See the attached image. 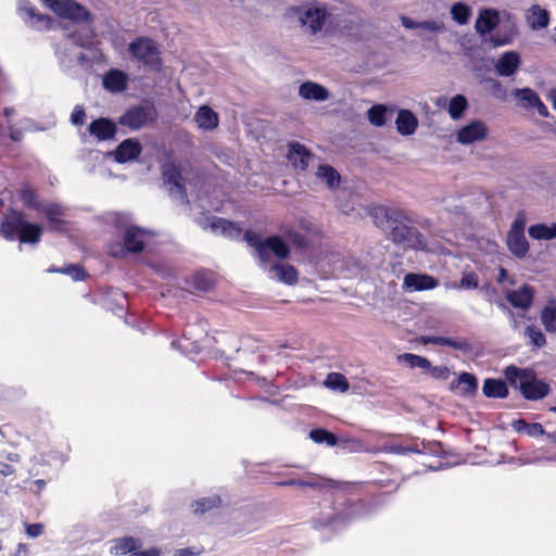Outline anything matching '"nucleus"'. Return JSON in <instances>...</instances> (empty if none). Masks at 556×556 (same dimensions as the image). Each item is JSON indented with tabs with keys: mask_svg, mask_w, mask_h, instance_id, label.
Returning <instances> with one entry per match:
<instances>
[{
	"mask_svg": "<svg viewBox=\"0 0 556 556\" xmlns=\"http://www.w3.org/2000/svg\"><path fill=\"white\" fill-rule=\"evenodd\" d=\"M288 240L296 248L303 249L306 247V239L299 232L291 231L288 233Z\"/></svg>",
	"mask_w": 556,
	"mask_h": 556,
	"instance_id": "54",
	"label": "nucleus"
},
{
	"mask_svg": "<svg viewBox=\"0 0 556 556\" xmlns=\"http://www.w3.org/2000/svg\"><path fill=\"white\" fill-rule=\"evenodd\" d=\"M513 96L518 104L526 110L534 109V105L538 104V100L540 99L538 93L531 88L515 89Z\"/></svg>",
	"mask_w": 556,
	"mask_h": 556,
	"instance_id": "33",
	"label": "nucleus"
},
{
	"mask_svg": "<svg viewBox=\"0 0 556 556\" xmlns=\"http://www.w3.org/2000/svg\"><path fill=\"white\" fill-rule=\"evenodd\" d=\"M280 485L286 486H308L312 489L321 488L324 485L323 482L319 480H296V479H290L283 482L279 483Z\"/></svg>",
	"mask_w": 556,
	"mask_h": 556,
	"instance_id": "51",
	"label": "nucleus"
},
{
	"mask_svg": "<svg viewBox=\"0 0 556 556\" xmlns=\"http://www.w3.org/2000/svg\"><path fill=\"white\" fill-rule=\"evenodd\" d=\"M458 387H462L465 393L472 394L478 388V382L471 374L463 372L458 377Z\"/></svg>",
	"mask_w": 556,
	"mask_h": 556,
	"instance_id": "45",
	"label": "nucleus"
},
{
	"mask_svg": "<svg viewBox=\"0 0 556 556\" xmlns=\"http://www.w3.org/2000/svg\"><path fill=\"white\" fill-rule=\"evenodd\" d=\"M316 178L324 181L329 189L338 188L341 181L340 174L328 164L318 166Z\"/></svg>",
	"mask_w": 556,
	"mask_h": 556,
	"instance_id": "31",
	"label": "nucleus"
},
{
	"mask_svg": "<svg viewBox=\"0 0 556 556\" xmlns=\"http://www.w3.org/2000/svg\"><path fill=\"white\" fill-rule=\"evenodd\" d=\"M58 15L71 21H87L89 12L73 0H43Z\"/></svg>",
	"mask_w": 556,
	"mask_h": 556,
	"instance_id": "12",
	"label": "nucleus"
},
{
	"mask_svg": "<svg viewBox=\"0 0 556 556\" xmlns=\"http://www.w3.org/2000/svg\"><path fill=\"white\" fill-rule=\"evenodd\" d=\"M498 25V12L492 9H486L481 11L479 14L475 28L480 35L485 36L486 34H491Z\"/></svg>",
	"mask_w": 556,
	"mask_h": 556,
	"instance_id": "21",
	"label": "nucleus"
},
{
	"mask_svg": "<svg viewBox=\"0 0 556 556\" xmlns=\"http://www.w3.org/2000/svg\"><path fill=\"white\" fill-rule=\"evenodd\" d=\"M486 135L488 128L484 123L473 121L457 131V141L462 144H470L475 141L483 140Z\"/></svg>",
	"mask_w": 556,
	"mask_h": 556,
	"instance_id": "16",
	"label": "nucleus"
},
{
	"mask_svg": "<svg viewBox=\"0 0 556 556\" xmlns=\"http://www.w3.org/2000/svg\"><path fill=\"white\" fill-rule=\"evenodd\" d=\"M513 427L516 431L525 432L530 437H539L545 433L544 428L541 424H528L522 419L514 421Z\"/></svg>",
	"mask_w": 556,
	"mask_h": 556,
	"instance_id": "39",
	"label": "nucleus"
},
{
	"mask_svg": "<svg viewBox=\"0 0 556 556\" xmlns=\"http://www.w3.org/2000/svg\"><path fill=\"white\" fill-rule=\"evenodd\" d=\"M402 25L407 29L418 28L419 22H415L407 16L401 17Z\"/></svg>",
	"mask_w": 556,
	"mask_h": 556,
	"instance_id": "61",
	"label": "nucleus"
},
{
	"mask_svg": "<svg viewBox=\"0 0 556 556\" xmlns=\"http://www.w3.org/2000/svg\"><path fill=\"white\" fill-rule=\"evenodd\" d=\"M394 110L383 104H376L367 112L368 121L376 127H381L387 124L388 115L391 116Z\"/></svg>",
	"mask_w": 556,
	"mask_h": 556,
	"instance_id": "32",
	"label": "nucleus"
},
{
	"mask_svg": "<svg viewBox=\"0 0 556 556\" xmlns=\"http://www.w3.org/2000/svg\"><path fill=\"white\" fill-rule=\"evenodd\" d=\"M290 15L295 18L305 34H320L330 21L331 13L326 4L311 1L290 9Z\"/></svg>",
	"mask_w": 556,
	"mask_h": 556,
	"instance_id": "2",
	"label": "nucleus"
},
{
	"mask_svg": "<svg viewBox=\"0 0 556 556\" xmlns=\"http://www.w3.org/2000/svg\"><path fill=\"white\" fill-rule=\"evenodd\" d=\"M141 556H161V551L157 547H151L147 551L140 552Z\"/></svg>",
	"mask_w": 556,
	"mask_h": 556,
	"instance_id": "64",
	"label": "nucleus"
},
{
	"mask_svg": "<svg viewBox=\"0 0 556 556\" xmlns=\"http://www.w3.org/2000/svg\"><path fill=\"white\" fill-rule=\"evenodd\" d=\"M220 504V497L217 495H212L192 502L191 509L195 515H203L206 511H210L211 509L218 507Z\"/></svg>",
	"mask_w": 556,
	"mask_h": 556,
	"instance_id": "35",
	"label": "nucleus"
},
{
	"mask_svg": "<svg viewBox=\"0 0 556 556\" xmlns=\"http://www.w3.org/2000/svg\"><path fill=\"white\" fill-rule=\"evenodd\" d=\"M162 175L170 197L180 203H188L184 178L177 165L174 163H166L163 166Z\"/></svg>",
	"mask_w": 556,
	"mask_h": 556,
	"instance_id": "9",
	"label": "nucleus"
},
{
	"mask_svg": "<svg viewBox=\"0 0 556 556\" xmlns=\"http://www.w3.org/2000/svg\"><path fill=\"white\" fill-rule=\"evenodd\" d=\"M49 271L70 275L75 281L84 280L86 277L85 270L77 265H68L61 268H49Z\"/></svg>",
	"mask_w": 556,
	"mask_h": 556,
	"instance_id": "46",
	"label": "nucleus"
},
{
	"mask_svg": "<svg viewBox=\"0 0 556 556\" xmlns=\"http://www.w3.org/2000/svg\"><path fill=\"white\" fill-rule=\"evenodd\" d=\"M271 279L287 285H294L298 281L296 269L287 264H270L264 268Z\"/></svg>",
	"mask_w": 556,
	"mask_h": 556,
	"instance_id": "19",
	"label": "nucleus"
},
{
	"mask_svg": "<svg viewBox=\"0 0 556 556\" xmlns=\"http://www.w3.org/2000/svg\"><path fill=\"white\" fill-rule=\"evenodd\" d=\"M9 136L12 141L18 142L23 139V130L15 127V125L8 123Z\"/></svg>",
	"mask_w": 556,
	"mask_h": 556,
	"instance_id": "59",
	"label": "nucleus"
},
{
	"mask_svg": "<svg viewBox=\"0 0 556 556\" xmlns=\"http://www.w3.org/2000/svg\"><path fill=\"white\" fill-rule=\"evenodd\" d=\"M505 378L513 388L518 389L522 396L529 401L542 400L551 392L549 384L538 379L532 370L508 366L505 369Z\"/></svg>",
	"mask_w": 556,
	"mask_h": 556,
	"instance_id": "3",
	"label": "nucleus"
},
{
	"mask_svg": "<svg viewBox=\"0 0 556 556\" xmlns=\"http://www.w3.org/2000/svg\"><path fill=\"white\" fill-rule=\"evenodd\" d=\"M45 213L50 222V228L56 231L61 230L63 227V220L59 217L63 214L62 207L58 204H49L45 208Z\"/></svg>",
	"mask_w": 556,
	"mask_h": 556,
	"instance_id": "40",
	"label": "nucleus"
},
{
	"mask_svg": "<svg viewBox=\"0 0 556 556\" xmlns=\"http://www.w3.org/2000/svg\"><path fill=\"white\" fill-rule=\"evenodd\" d=\"M437 286L438 280L426 274L409 273L405 275L403 280V289L408 292L431 290Z\"/></svg>",
	"mask_w": 556,
	"mask_h": 556,
	"instance_id": "15",
	"label": "nucleus"
},
{
	"mask_svg": "<svg viewBox=\"0 0 556 556\" xmlns=\"http://www.w3.org/2000/svg\"><path fill=\"white\" fill-rule=\"evenodd\" d=\"M288 157L295 168L306 170L314 155L301 143L292 142L289 144Z\"/></svg>",
	"mask_w": 556,
	"mask_h": 556,
	"instance_id": "22",
	"label": "nucleus"
},
{
	"mask_svg": "<svg viewBox=\"0 0 556 556\" xmlns=\"http://www.w3.org/2000/svg\"><path fill=\"white\" fill-rule=\"evenodd\" d=\"M197 554L192 548L186 547L176 549L174 556H197Z\"/></svg>",
	"mask_w": 556,
	"mask_h": 556,
	"instance_id": "62",
	"label": "nucleus"
},
{
	"mask_svg": "<svg viewBox=\"0 0 556 556\" xmlns=\"http://www.w3.org/2000/svg\"><path fill=\"white\" fill-rule=\"evenodd\" d=\"M42 523H31L26 527V533L29 538H38L43 533Z\"/></svg>",
	"mask_w": 556,
	"mask_h": 556,
	"instance_id": "58",
	"label": "nucleus"
},
{
	"mask_svg": "<svg viewBox=\"0 0 556 556\" xmlns=\"http://www.w3.org/2000/svg\"><path fill=\"white\" fill-rule=\"evenodd\" d=\"M309 439L317 444H327L328 446H334L338 442L337 437L325 429H314L308 434Z\"/></svg>",
	"mask_w": 556,
	"mask_h": 556,
	"instance_id": "42",
	"label": "nucleus"
},
{
	"mask_svg": "<svg viewBox=\"0 0 556 556\" xmlns=\"http://www.w3.org/2000/svg\"><path fill=\"white\" fill-rule=\"evenodd\" d=\"M87 131L98 141H105L114 138L117 132V127L111 119L100 117L89 124Z\"/></svg>",
	"mask_w": 556,
	"mask_h": 556,
	"instance_id": "17",
	"label": "nucleus"
},
{
	"mask_svg": "<svg viewBox=\"0 0 556 556\" xmlns=\"http://www.w3.org/2000/svg\"><path fill=\"white\" fill-rule=\"evenodd\" d=\"M482 81L489 84V91L493 98L502 101L506 99L507 90L500 80L486 77Z\"/></svg>",
	"mask_w": 556,
	"mask_h": 556,
	"instance_id": "44",
	"label": "nucleus"
},
{
	"mask_svg": "<svg viewBox=\"0 0 556 556\" xmlns=\"http://www.w3.org/2000/svg\"><path fill=\"white\" fill-rule=\"evenodd\" d=\"M142 151V147L137 139H126L118 144L112 153L114 160L118 163H126L136 160Z\"/></svg>",
	"mask_w": 556,
	"mask_h": 556,
	"instance_id": "18",
	"label": "nucleus"
},
{
	"mask_svg": "<svg viewBox=\"0 0 556 556\" xmlns=\"http://www.w3.org/2000/svg\"><path fill=\"white\" fill-rule=\"evenodd\" d=\"M541 321L548 332H556V303L549 302L541 313Z\"/></svg>",
	"mask_w": 556,
	"mask_h": 556,
	"instance_id": "37",
	"label": "nucleus"
},
{
	"mask_svg": "<svg viewBox=\"0 0 556 556\" xmlns=\"http://www.w3.org/2000/svg\"><path fill=\"white\" fill-rule=\"evenodd\" d=\"M374 224L382 229L397 244L405 248L421 250L426 247L422 235L409 226V219L405 214L393 207L375 206L368 212Z\"/></svg>",
	"mask_w": 556,
	"mask_h": 556,
	"instance_id": "1",
	"label": "nucleus"
},
{
	"mask_svg": "<svg viewBox=\"0 0 556 556\" xmlns=\"http://www.w3.org/2000/svg\"><path fill=\"white\" fill-rule=\"evenodd\" d=\"M194 122L203 130H213L218 126V114L207 105L200 106L194 114Z\"/></svg>",
	"mask_w": 556,
	"mask_h": 556,
	"instance_id": "24",
	"label": "nucleus"
},
{
	"mask_svg": "<svg viewBox=\"0 0 556 556\" xmlns=\"http://www.w3.org/2000/svg\"><path fill=\"white\" fill-rule=\"evenodd\" d=\"M525 333H526V337L529 338L531 344H533L534 346L542 348L545 345V343H546L545 336L539 328H536L534 326H528L526 328Z\"/></svg>",
	"mask_w": 556,
	"mask_h": 556,
	"instance_id": "48",
	"label": "nucleus"
},
{
	"mask_svg": "<svg viewBox=\"0 0 556 556\" xmlns=\"http://www.w3.org/2000/svg\"><path fill=\"white\" fill-rule=\"evenodd\" d=\"M517 30L514 24L501 25L497 31L490 37V42L493 47H502L513 42Z\"/></svg>",
	"mask_w": 556,
	"mask_h": 556,
	"instance_id": "30",
	"label": "nucleus"
},
{
	"mask_svg": "<svg viewBox=\"0 0 556 556\" xmlns=\"http://www.w3.org/2000/svg\"><path fill=\"white\" fill-rule=\"evenodd\" d=\"M299 96L305 100L323 102L329 99L330 93L317 83L305 81L299 87Z\"/></svg>",
	"mask_w": 556,
	"mask_h": 556,
	"instance_id": "23",
	"label": "nucleus"
},
{
	"mask_svg": "<svg viewBox=\"0 0 556 556\" xmlns=\"http://www.w3.org/2000/svg\"><path fill=\"white\" fill-rule=\"evenodd\" d=\"M325 384L334 391H340L342 393L346 392L349 390V381L346 378L339 372H330L328 374Z\"/></svg>",
	"mask_w": 556,
	"mask_h": 556,
	"instance_id": "41",
	"label": "nucleus"
},
{
	"mask_svg": "<svg viewBox=\"0 0 556 556\" xmlns=\"http://www.w3.org/2000/svg\"><path fill=\"white\" fill-rule=\"evenodd\" d=\"M526 217L518 213L507 233L506 243L508 250L518 258H523L529 252V242L525 236Z\"/></svg>",
	"mask_w": 556,
	"mask_h": 556,
	"instance_id": "7",
	"label": "nucleus"
},
{
	"mask_svg": "<svg viewBox=\"0 0 556 556\" xmlns=\"http://www.w3.org/2000/svg\"><path fill=\"white\" fill-rule=\"evenodd\" d=\"M157 113L152 104L144 103L128 109L119 118V124L137 130L156 119Z\"/></svg>",
	"mask_w": 556,
	"mask_h": 556,
	"instance_id": "8",
	"label": "nucleus"
},
{
	"mask_svg": "<svg viewBox=\"0 0 556 556\" xmlns=\"http://www.w3.org/2000/svg\"><path fill=\"white\" fill-rule=\"evenodd\" d=\"M192 286L200 291H207L212 286L210 276L203 273H198L192 278Z\"/></svg>",
	"mask_w": 556,
	"mask_h": 556,
	"instance_id": "50",
	"label": "nucleus"
},
{
	"mask_svg": "<svg viewBox=\"0 0 556 556\" xmlns=\"http://www.w3.org/2000/svg\"><path fill=\"white\" fill-rule=\"evenodd\" d=\"M142 546V542L139 539L131 536H125L116 540L114 549L117 555L131 554Z\"/></svg>",
	"mask_w": 556,
	"mask_h": 556,
	"instance_id": "36",
	"label": "nucleus"
},
{
	"mask_svg": "<svg viewBox=\"0 0 556 556\" xmlns=\"http://www.w3.org/2000/svg\"><path fill=\"white\" fill-rule=\"evenodd\" d=\"M533 296V288L529 285H523L518 290L509 291L506 299L514 307L528 309L532 305Z\"/></svg>",
	"mask_w": 556,
	"mask_h": 556,
	"instance_id": "20",
	"label": "nucleus"
},
{
	"mask_svg": "<svg viewBox=\"0 0 556 556\" xmlns=\"http://www.w3.org/2000/svg\"><path fill=\"white\" fill-rule=\"evenodd\" d=\"M146 231L137 226H131L125 229L124 232V247L121 244H113L110 247V254L114 257L124 255V249L128 252L138 253L144 248L143 236Z\"/></svg>",
	"mask_w": 556,
	"mask_h": 556,
	"instance_id": "10",
	"label": "nucleus"
},
{
	"mask_svg": "<svg viewBox=\"0 0 556 556\" xmlns=\"http://www.w3.org/2000/svg\"><path fill=\"white\" fill-rule=\"evenodd\" d=\"M244 240L253 247L263 268L270 265V253L279 260H286L290 254V248L279 236H269L262 238L257 232L248 230L244 233Z\"/></svg>",
	"mask_w": 556,
	"mask_h": 556,
	"instance_id": "4",
	"label": "nucleus"
},
{
	"mask_svg": "<svg viewBox=\"0 0 556 556\" xmlns=\"http://www.w3.org/2000/svg\"><path fill=\"white\" fill-rule=\"evenodd\" d=\"M493 64L498 76L510 77L517 73L521 59L518 52L506 51L493 60Z\"/></svg>",
	"mask_w": 556,
	"mask_h": 556,
	"instance_id": "14",
	"label": "nucleus"
},
{
	"mask_svg": "<svg viewBox=\"0 0 556 556\" xmlns=\"http://www.w3.org/2000/svg\"><path fill=\"white\" fill-rule=\"evenodd\" d=\"M18 233L22 243H37L40 241L42 228L24 219L22 213L12 211L1 224L0 235L8 240H14Z\"/></svg>",
	"mask_w": 556,
	"mask_h": 556,
	"instance_id": "5",
	"label": "nucleus"
},
{
	"mask_svg": "<svg viewBox=\"0 0 556 556\" xmlns=\"http://www.w3.org/2000/svg\"><path fill=\"white\" fill-rule=\"evenodd\" d=\"M395 124L396 129L401 135L408 136L415 132L418 126V121L410 111L400 110Z\"/></svg>",
	"mask_w": 556,
	"mask_h": 556,
	"instance_id": "28",
	"label": "nucleus"
},
{
	"mask_svg": "<svg viewBox=\"0 0 556 556\" xmlns=\"http://www.w3.org/2000/svg\"><path fill=\"white\" fill-rule=\"evenodd\" d=\"M482 392L486 397L505 399L508 396L506 382L501 379H485L483 382Z\"/></svg>",
	"mask_w": 556,
	"mask_h": 556,
	"instance_id": "29",
	"label": "nucleus"
},
{
	"mask_svg": "<svg viewBox=\"0 0 556 556\" xmlns=\"http://www.w3.org/2000/svg\"><path fill=\"white\" fill-rule=\"evenodd\" d=\"M128 76L119 70H110L103 77V86L111 92H122L127 88Z\"/></svg>",
	"mask_w": 556,
	"mask_h": 556,
	"instance_id": "25",
	"label": "nucleus"
},
{
	"mask_svg": "<svg viewBox=\"0 0 556 556\" xmlns=\"http://www.w3.org/2000/svg\"><path fill=\"white\" fill-rule=\"evenodd\" d=\"M58 15L71 21H87L89 12L73 0H43Z\"/></svg>",
	"mask_w": 556,
	"mask_h": 556,
	"instance_id": "11",
	"label": "nucleus"
},
{
	"mask_svg": "<svg viewBox=\"0 0 556 556\" xmlns=\"http://www.w3.org/2000/svg\"><path fill=\"white\" fill-rule=\"evenodd\" d=\"M451 14L453 20L459 24H466L470 17L468 7L463 3H455L451 9Z\"/></svg>",
	"mask_w": 556,
	"mask_h": 556,
	"instance_id": "47",
	"label": "nucleus"
},
{
	"mask_svg": "<svg viewBox=\"0 0 556 556\" xmlns=\"http://www.w3.org/2000/svg\"><path fill=\"white\" fill-rule=\"evenodd\" d=\"M431 372V376L437 379H447L450 375V370L446 366H435L429 369Z\"/></svg>",
	"mask_w": 556,
	"mask_h": 556,
	"instance_id": "55",
	"label": "nucleus"
},
{
	"mask_svg": "<svg viewBox=\"0 0 556 556\" xmlns=\"http://www.w3.org/2000/svg\"><path fill=\"white\" fill-rule=\"evenodd\" d=\"M129 53L139 62L153 71H160L162 66L160 48L154 40L148 37H139L128 46Z\"/></svg>",
	"mask_w": 556,
	"mask_h": 556,
	"instance_id": "6",
	"label": "nucleus"
},
{
	"mask_svg": "<svg viewBox=\"0 0 556 556\" xmlns=\"http://www.w3.org/2000/svg\"><path fill=\"white\" fill-rule=\"evenodd\" d=\"M418 28H421V29H425L428 31H432V33H438V31H442L444 29V25L437 21H424V22H419Z\"/></svg>",
	"mask_w": 556,
	"mask_h": 556,
	"instance_id": "52",
	"label": "nucleus"
},
{
	"mask_svg": "<svg viewBox=\"0 0 556 556\" xmlns=\"http://www.w3.org/2000/svg\"><path fill=\"white\" fill-rule=\"evenodd\" d=\"M400 361L405 362L410 368H421L428 370L431 368V363L422 356L405 353L399 356Z\"/></svg>",
	"mask_w": 556,
	"mask_h": 556,
	"instance_id": "43",
	"label": "nucleus"
},
{
	"mask_svg": "<svg viewBox=\"0 0 556 556\" xmlns=\"http://www.w3.org/2000/svg\"><path fill=\"white\" fill-rule=\"evenodd\" d=\"M426 343H433L438 345H445L448 343V338L445 337H428L425 339Z\"/></svg>",
	"mask_w": 556,
	"mask_h": 556,
	"instance_id": "60",
	"label": "nucleus"
},
{
	"mask_svg": "<svg viewBox=\"0 0 556 556\" xmlns=\"http://www.w3.org/2000/svg\"><path fill=\"white\" fill-rule=\"evenodd\" d=\"M17 12L23 21L33 28L41 29L49 27L50 17L39 14L36 8L27 0L18 1Z\"/></svg>",
	"mask_w": 556,
	"mask_h": 556,
	"instance_id": "13",
	"label": "nucleus"
},
{
	"mask_svg": "<svg viewBox=\"0 0 556 556\" xmlns=\"http://www.w3.org/2000/svg\"><path fill=\"white\" fill-rule=\"evenodd\" d=\"M21 198L27 206L33 207L36 205V194L31 189H28V188L23 189L22 193H21Z\"/></svg>",
	"mask_w": 556,
	"mask_h": 556,
	"instance_id": "56",
	"label": "nucleus"
},
{
	"mask_svg": "<svg viewBox=\"0 0 556 556\" xmlns=\"http://www.w3.org/2000/svg\"><path fill=\"white\" fill-rule=\"evenodd\" d=\"M467 106V99L462 94H457L450 100L447 111L453 119H458L463 116Z\"/></svg>",
	"mask_w": 556,
	"mask_h": 556,
	"instance_id": "38",
	"label": "nucleus"
},
{
	"mask_svg": "<svg viewBox=\"0 0 556 556\" xmlns=\"http://www.w3.org/2000/svg\"><path fill=\"white\" fill-rule=\"evenodd\" d=\"M211 230L214 233H220L228 238H238L241 235V229L238 228L232 222L220 217H212L207 220Z\"/></svg>",
	"mask_w": 556,
	"mask_h": 556,
	"instance_id": "26",
	"label": "nucleus"
},
{
	"mask_svg": "<svg viewBox=\"0 0 556 556\" xmlns=\"http://www.w3.org/2000/svg\"><path fill=\"white\" fill-rule=\"evenodd\" d=\"M534 109H536L540 116H542V117L548 116V110L544 105V103L541 101V99L538 100V104L534 105Z\"/></svg>",
	"mask_w": 556,
	"mask_h": 556,
	"instance_id": "63",
	"label": "nucleus"
},
{
	"mask_svg": "<svg viewBox=\"0 0 556 556\" xmlns=\"http://www.w3.org/2000/svg\"><path fill=\"white\" fill-rule=\"evenodd\" d=\"M85 118H86L85 110L79 105L75 106V109L71 115V122L76 126H81L85 123Z\"/></svg>",
	"mask_w": 556,
	"mask_h": 556,
	"instance_id": "53",
	"label": "nucleus"
},
{
	"mask_svg": "<svg viewBox=\"0 0 556 556\" xmlns=\"http://www.w3.org/2000/svg\"><path fill=\"white\" fill-rule=\"evenodd\" d=\"M479 286V278L477 274L470 271L465 273L459 280L458 285L455 286V288L469 290V289H476Z\"/></svg>",
	"mask_w": 556,
	"mask_h": 556,
	"instance_id": "49",
	"label": "nucleus"
},
{
	"mask_svg": "<svg viewBox=\"0 0 556 556\" xmlns=\"http://www.w3.org/2000/svg\"><path fill=\"white\" fill-rule=\"evenodd\" d=\"M445 345L463 352L470 351V344L465 340H454L448 338V343H446Z\"/></svg>",
	"mask_w": 556,
	"mask_h": 556,
	"instance_id": "57",
	"label": "nucleus"
},
{
	"mask_svg": "<svg viewBox=\"0 0 556 556\" xmlns=\"http://www.w3.org/2000/svg\"><path fill=\"white\" fill-rule=\"evenodd\" d=\"M528 232L534 240H553L556 238V223H553L552 225H532L529 227Z\"/></svg>",
	"mask_w": 556,
	"mask_h": 556,
	"instance_id": "34",
	"label": "nucleus"
},
{
	"mask_svg": "<svg viewBox=\"0 0 556 556\" xmlns=\"http://www.w3.org/2000/svg\"><path fill=\"white\" fill-rule=\"evenodd\" d=\"M527 23L533 30H540L547 27L549 22V14L545 9L540 5H532L527 13Z\"/></svg>",
	"mask_w": 556,
	"mask_h": 556,
	"instance_id": "27",
	"label": "nucleus"
}]
</instances>
